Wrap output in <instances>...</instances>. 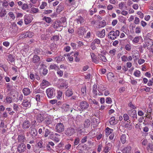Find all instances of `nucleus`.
<instances>
[{
    "mask_svg": "<svg viewBox=\"0 0 153 153\" xmlns=\"http://www.w3.org/2000/svg\"><path fill=\"white\" fill-rule=\"evenodd\" d=\"M58 83L59 87L60 89H66L68 87V83L67 81L63 79H59Z\"/></svg>",
    "mask_w": 153,
    "mask_h": 153,
    "instance_id": "obj_1",
    "label": "nucleus"
},
{
    "mask_svg": "<svg viewBox=\"0 0 153 153\" xmlns=\"http://www.w3.org/2000/svg\"><path fill=\"white\" fill-rule=\"evenodd\" d=\"M47 95L48 98H52L55 96V90L53 88H49L46 90Z\"/></svg>",
    "mask_w": 153,
    "mask_h": 153,
    "instance_id": "obj_2",
    "label": "nucleus"
},
{
    "mask_svg": "<svg viewBox=\"0 0 153 153\" xmlns=\"http://www.w3.org/2000/svg\"><path fill=\"white\" fill-rule=\"evenodd\" d=\"M127 112L128 115L132 118V121H134L135 120L137 119V114L136 110L131 109L128 110Z\"/></svg>",
    "mask_w": 153,
    "mask_h": 153,
    "instance_id": "obj_3",
    "label": "nucleus"
},
{
    "mask_svg": "<svg viewBox=\"0 0 153 153\" xmlns=\"http://www.w3.org/2000/svg\"><path fill=\"white\" fill-rule=\"evenodd\" d=\"M120 34V32L118 30H116L115 31L112 30L109 33L108 36V38L112 40H114L116 38L117 36H118Z\"/></svg>",
    "mask_w": 153,
    "mask_h": 153,
    "instance_id": "obj_4",
    "label": "nucleus"
},
{
    "mask_svg": "<svg viewBox=\"0 0 153 153\" xmlns=\"http://www.w3.org/2000/svg\"><path fill=\"white\" fill-rule=\"evenodd\" d=\"M53 27L56 29L57 31H60L62 29V26L60 21H56L54 22L53 24Z\"/></svg>",
    "mask_w": 153,
    "mask_h": 153,
    "instance_id": "obj_5",
    "label": "nucleus"
},
{
    "mask_svg": "<svg viewBox=\"0 0 153 153\" xmlns=\"http://www.w3.org/2000/svg\"><path fill=\"white\" fill-rule=\"evenodd\" d=\"M17 151L19 153H22L26 150V146L25 144L21 143L18 145L17 147Z\"/></svg>",
    "mask_w": 153,
    "mask_h": 153,
    "instance_id": "obj_6",
    "label": "nucleus"
},
{
    "mask_svg": "<svg viewBox=\"0 0 153 153\" xmlns=\"http://www.w3.org/2000/svg\"><path fill=\"white\" fill-rule=\"evenodd\" d=\"M31 126L30 122L27 120L24 121L22 124V128L25 130L29 128Z\"/></svg>",
    "mask_w": 153,
    "mask_h": 153,
    "instance_id": "obj_7",
    "label": "nucleus"
},
{
    "mask_svg": "<svg viewBox=\"0 0 153 153\" xmlns=\"http://www.w3.org/2000/svg\"><path fill=\"white\" fill-rule=\"evenodd\" d=\"M75 130L72 127L67 128L65 131V134L68 136H70L75 133Z\"/></svg>",
    "mask_w": 153,
    "mask_h": 153,
    "instance_id": "obj_8",
    "label": "nucleus"
},
{
    "mask_svg": "<svg viewBox=\"0 0 153 153\" xmlns=\"http://www.w3.org/2000/svg\"><path fill=\"white\" fill-rule=\"evenodd\" d=\"M33 18L30 15H26L24 16V21L25 24L27 25L31 22Z\"/></svg>",
    "mask_w": 153,
    "mask_h": 153,
    "instance_id": "obj_9",
    "label": "nucleus"
},
{
    "mask_svg": "<svg viewBox=\"0 0 153 153\" xmlns=\"http://www.w3.org/2000/svg\"><path fill=\"white\" fill-rule=\"evenodd\" d=\"M64 126L62 123H57L56 126V129L58 132H61L64 130Z\"/></svg>",
    "mask_w": 153,
    "mask_h": 153,
    "instance_id": "obj_10",
    "label": "nucleus"
},
{
    "mask_svg": "<svg viewBox=\"0 0 153 153\" xmlns=\"http://www.w3.org/2000/svg\"><path fill=\"white\" fill-rule=\"evenodd\" d=\"M21 105L24 108H29L31 106L30 102L27 99L24 100Z\"/></svg>",
    "mask_w": 153,
    "mask_h": 153,
    "instance_id": "obj_11",
    "label": "nucleus"
},
{
    "mask_svg": "<svg viewBox=\"0 0 153 153\" xmlns=\"http://www.w3.org/2000/svg\"><path fill=\"white\" fill-rule=\"evenodd\" d=\"M9 95L13 102L18 101V94L17 93H10Z\"/></svg>",
    "mask_w": 153,
    "mask_h": 153,
    "instance_id": "obj_12",
    "label": "nucleus"
},
{
    "mask_svg": "<svg viewBox=\"0 0 153 153\" xmlns=\"http://www.w3.org/2000/svg\"><path fill=\"white\" fill-rule=\"evenodd\" d=\"M37 131L36 129L35 128H32L31 129L30 134L33 138H36L38 137Z\"/></svg>",
    "mask_w": 153,
    "mask_h": 153,
    "instance_id": "obj_13",
    "label": "nucleus"
},
{
    "mask_svg": "<svg viewBox=\"0 0 153 153\" xmlns=\"http://www.w3.org/2000/svg\"><path fill=\"white\" fill-rule=\"evenodd\" d=\"M79 106L81 109H86L89 106V104L86 101H83L80 102Z\"/></svg>",
    "mask_w": 153,
    "mask_h": 153,
    "instance_id": "obj_14",
    "label": "nucleus"
},
{
    "mask_svg": "<svg viewBox=\"0 0 153 153\" xmlns=\"http://www.w3.org/2000/svg\"><path fill=\"white\" fill-rule=\"evenodd\" d=\"M36 116V120L38 122L42 123L44 120V116L43 114H39Z\"/></svg>",
    "mask_w": 153,
    "mask_h": 153,
    "instance_id": "obj_15",
    "label": "nucleus"
},
{
    "mask_svg": "<svg viewBox=\"0 0 153 153\" xmlns=\"http://www.w3.org/2000/svg\"><path fill=\"white\" fill-rule=\"evenodd\" d=\"M77 33L79 36H83L85 33V29L84 27H81L78 29Z\"/></svg>",
    "mask_w": 153,
    "mask_h": 153,
    "instance_id": "obj_16",
    "label": "nucleus"
},
{
    "mask_svg": "<svg viewBox=\"0 0 153 153\" xmlns=\"http://www.w3.org/2000/svg\"><path fill=\"white\" fill-rule=\"evenodd\" d=\"M18 141L19 143H22L25 142V137L24 134H20L18 135Z\"/></svg>",
    "mask_w": 153,
    "mask_h": 153,
    "instance_id": "obj_17",
    "label": "nucleus"
},
{
    "mask_svg": "<svg viewBox=\"0 0 153 153\" xmlns=\"http://www.w3.org/2000/svg\"><path fill=\"white\" fill-rule=\"evenodd\" d=\"M108 80L110 82H113L115 79V76L114 74L111 72L108 73L107 75Z\"/></svg>",
    "mask_w": 153,
    "mask_h": 153,
    "instance_id": "obj_18",
    "label": "nucleus"
},
{
    "mask_svg": "<svg viewBox=\"0 0 153 153\" xmlns=\"http://www.w3.org/2000/svg\"><path fill=\"white\" fill-rule=\"evenodd\" d=\"M7 59L9 63H12L13 62H14L15 60L14 56L11 54H9L7 56Z\"/></svg>",
    "mask_w": 153,
    "mask_h": 153,
    "instance_id": "obj_19",
    "label": "nucleus"
},
{
    "mask_svg": "<svg viewBox=\"0 0 153 153\" xmlns=\"http://www.w3.org/2000/svg\"><path fill=\"white\" fill-rule=\"evenodd\" d=\"M146 42L147 45V49L149 50L153 45V42L152 40L150 39H147Z\"/></svg>",
    "mask_w": 153,
    "mask_h": 153,
    "instance_id": "obj_20",
    "label": "nucleus"
},
{
    "mask_svg": "<svg viewBox=\"0 0 153 153\" xmlns=\"http://www.w3.org/2000/svg\"><path fill=\"white\" fill-rule=\"evenodd\" d=\"M131 149V146H128L125 147L122 150L123 153H129Z\"/></svg>",
    "mask_w": 153,
    "mask_h": 153,
    "instance_id": "obj_21",
    "label": "nucleus"
},
{
    "mask_svg": "<svg viewBox=\"0 0 153 153\" xmlns=\"http://www.w3.org/2000/svg\"><path fill=\"white\" fill-rule=\"evenodd\" d=\"M40 59V58L39 56L36 55H35L33 56L32 61L33 63H36L39 62Z\"/></svg>",
    "mask_w": 153,
    "mask_h": 153,
    "instance_id": "obj_22",
    "label": "nucleus"
},
{
    "mask_svg": "<svg viewBox=\"0 0 153 153\" xmlns=\"http://www.w3.org/2000/svg\"><path fill=\"white\" fill-rule=\"evenodd\" d=\"M50 85V83L47 81L43 80L41 84V86L43 88L44 86H48Z\"/></svg>",
    "mask_w": 153,
    "mask_h": 153,
    "instance_id": "obj_23",
    "label": "nucleus"
},
{
    "mask_svg": "<svg viewBox=\"0 0 153 153\" xmlns=\"http://www.w3.org/2000/svg\"><path fill=\"white\" fill-rule=\"evenodd\" d=\"M140 39H142L141 36H136L132 40V42L134 44L137 43L139 42Z\"/></svg>",
    "mask_w": 153,
    "mask_h": 153,
    "instance_id": "obj_24",
    "label": "nucleus"
},
{
    "mask_svg": "<svg viewBox=\"0 0 153 153\" xmlns=\"http://www.w3.org/2000/svg\"><path fill=\"white\" fill-rule=\"evenodd\" d=\"M105 31L104 29H103L102 30L99 31L97 32V36L99 37L100 38H103L105 35Z\"/></svg>",
    "mask_w": 153,
    "mask_h": 153,
    "instance_id": "obj_25",
    "label": "nucleus"
},
{
    "mask_svg": "<svg viewBox=\"0 0 153 153\" xmlns=\"http://www.w3.org/2000/svg\"><path fill=\"white\" fill-rule=\"evenodd\" d=\"M91 125V122L89 119H86L84 123V126L85 128H88Z\"/></svg>",
    "mask_w": 153,
    "mask_h": 153,
    "instance_id": "obj_26",
    "label": "nucleus"
},
{
    "mask_svg": "<svg viewBox=\"0 0 153 153\" xmlns=\"http://www.w3.org/2000/svg\"><path fill=\"white\" fill-rule=\"evenodd\" d=\"M64 8V6L63 4L60 3L56 9V11L57 12H60L62 11Z\"/></svg>",
    "mask_w": 153,
    "mask_h": 153,
    "instance_id": "obj_27",
    "label": "nucleus"
},
{
    "mask_svg": "<svg viewBox=\"0 0 153 153\" xmlns=\"http://www.w3.org/2000/svg\"><path fill=\"white\" fill-rule=\"evenodd\" d=\"M129 116L128 114H124L123 115V117L124 121H127L128 122L130 123L131 122V121L130 120H129Z\"/></svg>",
    "mask_w": 153,
    "mask_h": 153,
    "instance_id": "obj_28",
    "label": "nucleus"
},
{
    "mask_svg": "<svg viewBox=\"0 0 153 153\" xmlns=\"http://www.w3.org/2000/svg\"><path fill=\"white\" fill-rule=\"evenodd\" d=\"M25 95L27 96L30 93V90L28 88H25L22 90Z\"/></svg>",
    "mask_w": 153,
    "mask_h": 153,
    "instance_id": "obj_29",
    "label": "nucleus"
},
{
    "mask_svg": "<svg viewBox=\"0 0 153 153\" xmlns=\"http://www.w3.org/2000/svg\"><path fill=\"white\" fill-rule=\"evenodd\" d=\"M115 119V117H112L110 119L109 122L111 125H114L116 124Z\"/></svg>",
    "mask_w": 153,
    "mask_h": 153,
    "instance_id": "obj_30",
    "label": "nucleus"
},
{
    "mask_svg": "<svg viewBox=\"0 0 153 153\" xmlns=\"http://www.w3.org/2000/svg\"><path fill=\"white\" fill-rule=\"evenodd\" d=\"M41 96L40 94H37L35 97V99L37 102V104L40 103Z\"/></svg>",
    "mask_w": 153,
    "mask_h": 153,
    "instance_id": "obj_31",
    "label": "nucleus"
},
{
    "mask_svg": "<svg viewBox=\"0 0 153 153\" xmlns=\"http://www.w3.org/2000/svg\"><path fill=\"white\" fill-rule=\"evenodd\" d=\"M73 92L71 89H68L65 92V95L68 97H71L72 95Z\"/></svg>",
    "mask_w": 153,
    "mask_h": 153,
    "instance_id": "obj_32",
    "label": "nucleus"
},
{
    "mask_svg": "<svg viewBox=\"0 0 153 153\" xmlns=\"http://www.w3.org/2000/svg\"><path fill=\"white\" fill-rule=\"evenodd\" d=\"M4 102L10 104L12 103L13 101L12 100L11 98L9 95L7 96L5 99V101Z\"/></svg>",
    "mask_w": 153,
    "mask_h": 153,
    "instance_id": "obj_33",
    "label": "nucleus"
},
{
    "mask_svg": "<svg viewBox=\"0 0 153 153\" xmlns=\"http://www.w3.org/2000/svg\"><path fill=\"white\" fill-rule=\"evenodd\" d=\"M105 131L106 135H110L111 134H112L113 130L107 127L106 128Z\"/></svg>",
    "mask_w": 153,
    "mask_h": 153,
    "instance_id": "obj_34",
    "label": "nucleus"
},
{
    "mask_svg": "<svg viewBox=\"0 0 153 153\" xmlns=\"http://www.w3.org/2000/svg\"><path fill=\"white\" fill-rule=\"evenodd\" d=\"M55 59L56 60V62L57 63H59L61 61L63 60L65 58L62 56H60L56 57Z\"/></svg>",
    "mask_w": 153,
    "mask_h": 153,
    "instance_id": "obj_35",
    "label": "nucleus"
},
{
    "mask_svg": "<svg viewBox=\"0 0 153 153\" xmlns=\"http://www.w3.org/2000/svg\"><path fill=\"white\" fill-rule=\"evenodd\" d=\"M98 57L100 60L104 62H105L107 60L105 57L101 54H98Z\"/></svg>",
    "mask_w": 153,
    "mask_h": 153,
    "instance_id": "obj_36",
    "label": "nucleus"
},
{
    "mask_svg": "<svg viewBox=\"0 0 153 153\" xmlns=\"http://www.w3.org/2000/svg\"><path fill=\"white\" fill-rule=\"evenodd\" d=\"M79 54V52L77 51L75 52L74 54V56L75 58V61L76 62H79L80 60V58L78 57Z\"/></svg>",
    "mask_w": 153,
    "mask_h": 153,
    "instance_id": "obj_37",
    "label": "nucleus"
},
{
    "mask_svg": "<svg viewBox=\"0 0 153 153\" xmlns=\"http://www.w3.org/2000/svg\"><path fill=\"white\" fill-rule=\"evenodd\" d=\"M106 25V22L104 20L100 22L98 25L99 28L103 27Z\"/></svg>",
    "mask_w": 153,
    "mask_h": 153,
    "instance_id": "obj_38",
    "label": "nucleus"
},
{
    "mask_svg": "<svg viewBox=\"0 0 153 153\" xmlns=\"http://www.w3.org/2000/svg\"><path fill=\"white\" fill-rule=\"evenodd\" d=\"M42 20L45 21L47 23H50L51 22L52 20L50 17L45 16L42 18Z\"/></svg>",
    "mask_w": 153,
    "mask_h": 153,
    "instance_id": "obj_39",
    "label": "nucleus"
},
{
    "mask_svg": "<svg viewBox=\"0 0 153 153\" xmlns=\"http://www.w3.org/2000/svg\"><path fill=\"white\" fill-rule=\"evenodd\" d=\"M39 11V10L38 8L33 7L31 9L30 13L33 14L36 13H38Z\"/></svg>",
    "mask_w": 153,
    "mask_h": 153,
    "instance_id": "obj_40",
    "label": "nucleus"
},
{
    "mask_svg": "<svg viewBox=\"0 0 153 153\" xmlns=\"http://www.w3.org/2000/svg\"><path fill=\"white\" fill-rule=\"evenodd\" d=\"M62 91L59 90L57 91V98L58 99L60 100L62 98Z\"/></svg>",
    "mask_w": 153,
    "mask_h": 153,
    "instance_id": "obj_41",
    "label": "nucleus"
},
{
    "mask_svg": "<svg viewBox=\"0 0 153 153\" xmlns=\"http://www.w3.org/2000/svg\"><path fill=\"white\" fill-rule=\"evenodd\" d=\"M76 21L78 24L80 23L81 24L84 22V19L82 17L80 16L78 19H76Z\"/></svg>",
    "mask_w": 153,
    "mask_h": 153,
    "instance_id": "obj_42",
    "label": "nucleus"
},
{
    "mask_svg": "<svg viewBox=\"0 0 153 153\" xmlns=\"http://www.w3.org/2000/svg\"><path fill=\"white\" fill-rule=\"evenodd\" d=\"M49 69H54V70H57L59 69V67L56 64L51 65L49 68Z\"/></svg>",
    "mask_w": 153,
    "mask_h": 153,
    "instance_id": "obj_43",
    "label": "nucleus"
},
{
    "mask_svg": "<svg viewBox=\"0 0 153 153\" xmlns=\"http://www.w3.org/2000/svg\"><path fill=\"white\" fill-rule=\"evenodd\" d=\"M19 107L20 105L14 103L13 105V110L16 112L18 111L19 109Z\"/></svg>",
    "mask_w": 153,
    "mask_h": 153,
    "instance_id": "obj_44",
    "label": "nucleus"
},
{
    "mask_svg": "<svg viewBox=\"0 0 153 153\" xmlns=\"http://www.w3.org/2000/svg\"><path fill=\"white\" fill-rule=\"evenodd\" d=\"M126 135L125 134L122 135L120 138V140L123 144H124L126 141Z\"/></svg>",
    "mask_w": 153,
    "mask_h": 153,
    "instance_id": "obj_45",
    "label": "nucleus"
},
{
    "mask_svg": "<svg viewBox=\"0 0 153 153\" xmlns=\"http://www.w3.org/2000/svg\"><path fill=\"white\" fill-rule=\"evenodd\" d=\"M81 91L83 96H85L86 95V88L85 86H84L81 89Z\"/></svg>",
    "mask_w": 153,
    "mask_h": 153,
    "instance_id": "obj_46",
    "label": "nucleus"
},
{
    "mask_svg": "<svg viewBox=\"0 0 153 153\" xmlns=\"http://www.w3.org/2000/svg\"><path fill=\"white\" fill-rule=\"evenodd\" d=\"M8 15L10 18L13 20H14L15 19V16L13 12H10L8 13Z\"/></svg>",
    "mask_w": 153,
    "mask_h": 153,
    "instance_id": "obj_47",
    "label": "nucleus"
},
{
    "mask_svg": "<svg viewBox=\"0 0 153 153\" xmlns=\"http://www.w3.org/2000/svg\"><path fill=\"white\" fill-rule=\"evenodd\" d=\"M62 108L64 111H67L69 110V106L68 105H64L62 106Z\"/></svg>",
    "mask_w": 153,
    "mask_h": 153,
    "instance_id": "obj_48",
    "label": "nucleus"
},
{
    "mask_svg": "<svg viewBox=\"0 0 153 153\" xmlns=\"http://www.w3.org/2000/svg\"><path fill=\"white\" fill-rule=\"evenodd\" d=\"M131 48V45L130 44L126 45L125 47V49L127 51H130Z\"/></svg>",
    "mask_w": 153,
    "mask_h": 153,
    "instance_id": "obj_49",
    "label": "nucleus"
},
{
    "mask_svg": "<svg viewBox=\"0 0 153 153\" xmlns=\"http://www.w3.org/2000/svg\"><path fill=\"white\" fill-rule=\"evenodd\" d=\"M116 50L114 49L111 50H110L109 53V54L112 56H115L116 53Z\"/></svg>",
    "mask_w": 153,
    "mask_h": 153,
    "instance_id": "obj_50",
    "label": "nucleus"
},
{
    "mask_svg": "<svg viewBox=\"0 0 153 153\" xmlns=\"http://www.w3.org/2000/svg\"><path fill=\"white\" fill-rule=\"evenodd\" d=\"M141 27L140 26L137 27L135 29V32L137 34L140 33L141 32Z\"/></svg>",
    "mask_w": 153,
    "mask_h": 153,
    "instance_id": "obj_51",
    "label": "nucleus"
},
{
    "mask_svg": "<svg viewBox=\"0 0 153 153\" xmlns=\"http://www.w3.org/2000/svg\"><path fill=\"white\" fill-rule=\"evenodd\" d=\"M6 14V11L5 10H2L0 12V17H4Z\"/></svg>",
    "mask_w": 153,
    "mask_h": 153,
    "instance_id": "obj_52",
    "label": "nucleus"
},
{
    "mask_svg": "<svg viewBox=\"0 0 153 153\" xmlns=\"http://www.w3.org/2000/svg\"><path fill=\"white\" fill-rule=\"evenodd\" d=\"M91 56L93 62L96 63V56L95 54L92 53H91Z\"/></svg>",
    "mask_w": 153,
    "mask_h": 153,
    "instance_id": "obj_53",
    "label": "nucleus"
},
{
    "mask_svg": "<svg viewBox=\"0 0 153 153\" xmlns=\"http://www.w3.org/2000/svg\"><path fill=\"white\" fill-rule=\"evenodd\" d=\"M6 110L7 111H8L9 114L10 115H13L14 113V112L13 111L12 109L10 108H6Z\"/></svg>",
    "mask_w": 153,
    "mask_h": 153,
    "instance_id": "obj_54",
    "label": "nucleus"
},
{
    "mask_svg": "<svg viewBox=\"0 0 153 153\" xmlns=\"http://www.w3.org/2000/svg\"><path fill=\"white\" fill-rule=\"evenodd\" d=\"M26 34L27 38H31L33 36V33L30 32H27Z\"/></svg>",
    "mask_w": 153,
    "mask_h": 153,
    "instance_id": "obj_55",
    "label": "nucleus"
},
{
    "mask_svg": "<svg viewBox=\"0 0 153 153\" xmlns=\"http://www.w3.org/2000/svg\"><path fill=\"white\" fill-rule=\"evenodd\" d=\"M47 4L46 2H42L40 6V8L42 9H43L45 8V7L47 6Z\"/></svg>",
    "mask_w": 153,
    "mask_h": 153,
    "instance_id": "obj_56",
    "label": "nucleus"
},
{
    "mask_svg": "<svg viewBox=\"0 0 153 153\" xmlns=\"http://www.w3.org/2000/svg\"><path fill=\"white\" fill-rule=\"evenodd\" d=\"M73 53V52H72L71 53H68L67 54V56H68V59L69 60L70 62H72L73 60L74 59L73 57L72 56H70L71 54V53Z\"/></svg>",
    "mask_w": 153,
    "mask_h": 153,
    "instance_id": "obj_57",
    "label": "nucleus"
},
{
    "mask_svg": "<svg viewBox=\"0 0 153 153\" xmlns=\"http://www.w3.org/2000/svg\"><path fill=\"white\" fill-rule=\"evenodd\" d=\"M128 106L131 109H134L136 108V107L131 102L128 104Z\"/></svg>",
    "mask_w": 153,
    "mask_h": 153,
    "instance_id": "obj_58",
    "label": "nucleus"
},
{
    "mask_svg": "<svg viewBox=\"0 0 153 153\" xmlns=\"http://www.w3.org/2000/svg\"><path fill=\"white\" fill-rule=\"evenodd\" d=\"M43 91H41L39 89L36 90L35 91H33V95L34 96L36 94L39 93H42Z\"/></svg>",
    "mask_w": 153,
    "mask_h": 153,
    "instance_id": "obj_59",
    "label": "nucleus"
},
{
    "mask_svg": "<svg viewBox=\"0 0 153 153\" xmlns=\"http://www.w3.org/2000/svg\"><path fill=\"white\" fill-rule=\"evenodd\" d=\"M33 113L35 114V115L36 116L37 114H40L41 112L38 109H35L33 110Z\"/></svg>",
    "mask_w": 153,
    "mask_h": 153,
    "instance_id": "obj_60",
    "label": "nucleus"
},
{
    "mask_svg": "<svg viewBox=\"0 0 153 153\" xmlns=\"http://www.w3.org/2000/svg\"><path fill=\"white\" fill-rule=\"evenodd\" d=\"M140 72L139 71H134V75L136 77H138L140 76Z\"/></svg>",
    "mask_w": 153,
    "mask_h": 153,
    "instance_id": "obj_61",
    "label": "nucleus"
},
{
    "mask_svg": "<svg viewBox=\"0 0 153 153\" xmlns=\"http://www.w3.org/2000/svg\"><path fill=\"white\" fill-rule=\"evenodd\" d=\"M112 101L110 97H107L105 100L106 103L108 104L111 103Z\"/></svg>",
    "mask_w": 153,
    "mask_h": 153,
    "instance_id": "obj_62",
    "label": "nucleus"
},
{
    "mask_svg": "<svg viewBox=\"0 0 153 153\" xmlns=\"http://www.w3.org/2000/svg\"><path fill=\"white\" fill-rule=\"evenodd\" d=\"M28 6L25 3L21 7L22 9L23 10H26L28 8Z\"/></svg>",
    "mask_w": 153,
    "mask_h": 153,
    "instance_id": "obj_63",
    "label": "nucleus"
},
{
    "mask_svg": "<svg viewBox=\"0 0 153 153\" xmlns=\"http://www.w3.org/2000/svg\"><path fill=\"white\" fill-rule=\"evenodd\" d=\"M131 80L130 82L133 85H136L137 84V82L135 80L132 79L131 78H130Z\"/></svg>",
    "mask_w": 153,
    "mask_h": 153,
    "instance_id": "obj_64",
    "label": "nucleus"
}]
</instances>
